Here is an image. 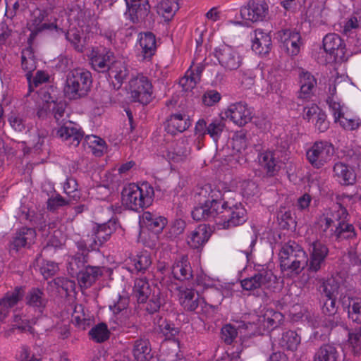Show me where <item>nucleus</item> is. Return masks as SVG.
Segmentation results:
<instances>
[{"label":"nucleus","mask_w":361,"mask_h":361,"mask_svg":"<svg viewBox=\"0 0 361 361\" xmlns=\"http://www.w3.org/2000/svg\"><path fill=\"white\" fill-rule=\"evenodd\" d=\"M219 191L212 190L210 185L197 188L194 195L196 205L191 212L192 219L197 221L216 219L226 229L243 224L247 219L243 205L219 199Z\"/></svg>","instance_id":"f257e3e1"},{"label":"nucleus","mask_w":361,"mask_h":361,"mask_svg":"<svg viewBox=\"0 0 361 361\" xmlns=\"http://www.w3.org/2000/svg\"><path fill=\"white\" fill-rule=\"evenodd\" d=\"M327 247L319 241L312 244V252L309 259L305 252L294 241H289L282 247L279 252L281 271L292 269L303 271L307 267V271H319L328 255Z\"/></svg>","instance_id":"f03ea898"},{"label":"nucleus","mask_w":361,"mask_h":361,"mask_svg":"<svg viewBox=\"0 0 361 361\" xmlns=\"http://www.w3.org/2000/svg\"><path fill=\"white\" fill-rule=\"evenodd\" d=\"M92 67L99 73H108L110 78H114L111 83L115 90H119L129 74V71L121 61L116 60L114 52L105 48L99 49L91 58Z\"/></svg>","instance_id":"7ed1b4c3"},{"label":"nucleus","mask_w":361,"mask_h":361,"mask_svg":"<svg viewBox=\"0 0 361 361\" xmlns=\"http://www.w3.org/2000/svg\"><path fill=\"white\" fill-rule=\"evenodd\" d=\"M341 272H333L331 278H327L322 281L319 290L322 297L326 298L323 305V311L329 314L322 321V330L321 336L329 334L330 331L336 325L331 318L336 312V300L338 294V290L341 287L340 274Z\"/></svg>","instance_id":"20e7f679"},{"label":"nucleus","mask_w":361,"mask_h":361,"mask_svg":"<svg viewBox=\"0 0 361 361\" xmlns=\"http://www.w3.org/2000/svg\"><path fill=\"white\" fill-rule=\"evenodd\" d=\"M283 320V315L271 308H263L252 315V321H241L238 328L247 335L264 334L277 328Z\"/></svg>","instance_id":"39448f33"},{"label":"nucleus","mask_w":361,"mask_h":361,"mask_svg":"<svg viewBox=\"0 0 361 361\" xmlns=\"http://www.w3.org/2000/svg\"><path fill=\"white\" fill-rule=\"evenodd\" d=\"M51 114L59 126V128L56 130V135L57 137L66 141L68 145L77 147L80 144L83 137V133L80 128H77V125L64 118L66 113V103L63 102H51Z\"/></svg>","instance_id":"423d86ee"},{"label":"nucleus","mask_w":361,"mask_h":361,"mask_svg":"<svg viewBox=\"0 0 361 361\" xmlns=\"http://www.w3.org/2000/svg\"><path fill=\"white\" fill-rule=\"evenodd\" d=\"M92 74L83 68H75L69 71L64 87L65 95L70 99H78L86 97L91 90Z\"/></svg>","instance_id":"0eeeda50"},{"label":"nucleus","mask_w":361,"mask_h":361,"mask_svg":"<svg viewBox=\"0 0 361 361\" xmlns=\"http://www.w3.org/2000/svg\"><path fill=\"white\" fill-rule=\"evenodd\" d=\"M153 188L147 183L138 186L134 183L125 186L121 192V200L124 206L133 211H138L151 205Z\"/></svg>","instance_id":"6e6552de"},{"label":"nucleus","mask_w":361,"mask_h":361,"mask_svg":"<svg viewBox=\"0 0 361 361\" xmlns=\"http://www.w3.org/2000/svg\"><path fill=\"white\" fill-rule=\"evenodd\" d=\"M127 11L125 16L133 24L150 28L154 23V15L150 11L148 0H125Z\"/></svg>","instance_id":"1a4fd4ad"},{"label":"nucleus","mask_w":361,"mask_h":361,"mask_svg":"<svg viewBox=\"0 0 361 361\" xmlns=\"http://www.w3.org/2000/svg\"><path fill=\"white\" fill-rule=\"evenodd\" d=\"M331 216L334 222H337L335 229H331V235L335 237L336 240L342 241L355 237L354 226L347 222L348 214L345 207L339 205L338 209L334 212Z\"/></svg>","instance_id":"9d476101"},{"label":"nucleus","mask_w":361,"mask_h":361,"mask_svg":"<svg viewBox=\"0 0 361 361\" xmlns=\"http://www.w3.org/2000/svg\"><path fill=\"white\" fill-rule=\"evenodd\" d=\"M129 90L133 102L147 105L152 100V85L143 75H137L129 81Z\"/></svg>","instance_id":"9b49d317"},{"label":"nucleus","mask_w":361,"mask_h":361,"mask_svg":"<svg viewBox=\"0 0 361 361\" xmlns=\"http://www.w3.org/2000/svg\"><path fill=\"white\" fill-rule=\"evenodd\" d=\"M27 27L30 31L28 42L34 39L40 32L51 30H58L59 29L55 23L50 22L49 20V11L39 8L32 11Z\"/></svg>","instance_id":"f8f14e48"},{"label":"nucleus","mask_w":361,"mask_h":361,"mask_svg":"<svg viewBox=\"0 0 361 361\" xmlns=\"http://www.w3.org/2000/svg\"><path fill=\"white\" fill-rule=\"evenodd\" d=\"M334 154L332 144L326 141L315 142L306 153L307 159L311 165L316 168H322Z\"/></svg>","instance_id":"ddd939ff"},{"label":"nucleus","mask_w":361,"mask_h":361,"mask_svg":"<svg viewBox=\"0 0 361 361\" xmlns=\"http://www.w3.org/2000/svg\"><path fill=\"white\" fill-rule=\"evenodd\" d=\"M258 272L254 276L247 278L241 281V286L246 290H255L262 286L267 288H279L283 285V279L281 276L279 278L274 272Z\"/></svg>","instance_id":"4468645a"},{"label":"nucleus","mask_w":361,"mask_h":361,"mask_svg":"<svg viewBox=\"0 0 361 361\" xmlns=\"http://www.w3.org/2000/svg\"><path fill=\"white\" fill-rule=\"evenodd\" d=\"M214 56L225 71L238 69L243 62V58L233 47L224 44L215 49Z\"/></svg>","instance_id":"2eb2a0df"},{"label":"nucleus","mask_w":361,"mask_h":361,"mask_svg":"<svg viewBox=\"0 0 361 361\" xmlns=\"http://www.w3.org/2000/svg\"><path fill=\"white\" fill-rule=\"evenodd\" d=\"M276 37L280 42V47L288 56H297L302 44L300 33L295 30L283 29L277 32Z\"/></svg>","instance_id":"dca6fc26"},{"label":"nucleus","mask_w":361,"mask_h":361,"mask_svg":"<svg viewBox=\"0 0 361 361\" xmlns=\"http://www.w3.org/2000/svg\"><path fill=\"white\" fill-rule=\"evenodd\" d=\"M268 12L269 6L265 0H250L240 13L243 19L255 23L264 20Z\"/></svg>","instance_id":"f3484780"},{"label":"nucleus","mask_w":361,"mask_h":361,"mask_svg":"<svg viewBox=\"0 0 361 361\" xmlns=\"http://www.w3.org/2000/svg\"><path fill=\"white\" fill-rule=\"evenodd\" d=\"M323 48L336 61H344L345 59V45L341 37L335 33H329L323 39Z\"/></svg>","instance_id":"a211bd4d"},{"label":"nucleus","mask_w":361,"mask_h":361,"mask_svg":"<svg viewBox=\"0 0 361 361\" xmlns=\"http://www.w3.org/2000/svg\"><path fill=\"white\" fill-rule=\"evenodd\" d=\"M178 300L185 311L194 312L200 304L201 298L198 293L192 288L177 286Z\"/></svg>","instance_id":"6ab92c4d"},{"label":"nucleus","mask_w":361,"mask_h":361,"mask_svg":"<svg viewBox=\"0 0 361 361\" xmlns=\"http://www.w3.org/2000/svg\"><path fill=\"white\" fill-rule=\"evenodd\" d=\"M115 230L116 224L111 220L102 224H95L92 231L93 238V243L90 245L92 250H98L110 238Z\"/></svg>","instance_id":"aec40b11"},{"label":"nucleus","mask_w":361,"mask_h":361,"mask_svg":"<svg viewBox=\"0 0 361 361\" xmlns=\"http://www.w3.org/2000/svg\"><path fill=\"white\" fill-rule=\"evenodd\" d=\"M226 116L235 124L243 126L250 122L252 113L245 103L238 102L231 104L226 112Z\"/></svg>","instance_id":"412c9836"},{"label":"nucleus","mask_w":361,"mask_h":361,"mask_svg":"<svg viewBox=\"0 0 361 361\" xmlns=\"http://www.w3.org/2000/svg\"><path fill=\"white\" fill-rule=\"evenodd\" d=\"M333 173L334 178L341 185H353L356 183V173L354 169L343 162L334 164Z\"/></svg>","instance_id":"4be33fe9"},{"label":"nucleus","mask_w":361,"mask_h":361,"mask_svg":"<svg viewBox=\"0 0 361 361\" xmlns=\"http://www.w3.org/2000/svg\"><path fill=\"white\" fill-rule=\"evenodd\" d=\"M191 125L189 116L185 114H174L166 121L165 130L171 135L186 130Z\"/></svg>","instance_id":"5701e85b"},{"label":"nucleus","mask_w":361,"mask_h":361,"mask_svg":"<svg viewBox=\"0 0 361 361\" xmlns=\"http://www.w3.org/2000/svg\"><path fill=\"white\" fill-rule=\"evenodd\" d=\"M72 321L78 329L85 330L93 323L94 317L89 311H85L82 305L76 304L74 306Z\"/></svg>","instance_id":"b1692460"},{"label":"nucleus","mask_w":361,"mask_h":361,"mask_svg":"<svg viewBox=\"0 0 361 361\" xmlns=\"http://www.w3.org/2000/svg\"><path fill=\"white\" fill-rule=\"evenodd\" d=\"M158 330L166 340L170 341L173 346L179 348L180 342L178 336L180 329L173 322L160 318L158 322Z\"/></svg>","instance_id":"393cba45"},{"label":"nucleus","mask_w":361,"mask_h":361,"mask_svg":"<svg viewBox=\"0 0 361 361\" xmlns=\"http://www.w3.org/2000/svg\"><path fill=\"white\" fill-rule=\"evenodd\" d=\"M22 68L27 72L26 78L29 85V87H32L31 79L32 78V72L36 69V61L34 55L33 49L29 46L22 51L21 55Z\"/></svg>","instance_id":"a878e982"},{"label":"nucleus","mask_w":361,"mask_h":361,"mask_svg":"<svg viewBox=\"0 0 361 361\" xmlns=\"http://www.w3.org/2000/svg\"><path fill=\"white\" fill-rule=\"evenodd\" d=\"M68 14L80 27L88 25L90 12L85 7L84 4L75 2L68 8Z\"/></svg>","instance_id":"bb28decb"},{"label":"nucleus","mask_w":361,"mask_h":361,"mask_svg":"<svg viewBox=\"0 0 361 361\" xmlns=\"http://www.w3.org/2000/svg\"><path fill=\"white\" fill-rule=\"evenodd\" d=\"M128 305V299L120 297L118 301L114 305H110V310L114 312L115 319L118 326L122 327H129L130 324L127 321L128 315L127 307Z\"/></svg>","instance_id":"cd10ccee"},{"label":"nucleus","mask_w":361,"mask_h":361,"mask_svg":"<svg viewBox=\"0 0 361 361\" xmlns=\"http://www.w3.org/2000/svg\"><path fill=\"white\" fill-rule=\"evenodd\" d=\"M300 90L298 98L307 99L312 94V90L317 85V80L310 72L302 71L300 74Z\"/></svg>","instance_id":"c85d7f7f"},{"label":"nucleus","mask_w":361,"mask_h":361,"mask_svg":"<svg viewBox=\"0 0 361 361\" xmlns=\"http://www.w3.org/2000/svg\"><path fill=\"white\" fill-rule=\"evenodd\" d=\"M133 355L137 361H149L153 355L149 340L140 338L134 342Z\"/></svg>","instance_id":"c756f323"},{"label":"nucleus","mask_w":361,"mask_h":361,"mask_svg":"<svg viewBox=\"0 0 361 361\" xmlns=\"http://www.w3.org/2000/svg\"><path fill=\"white\" fill-rule=\"evenodd\" d=\"M140 46L142 48V54L145 59H150L154 55L157 49L156 37L151 32L140 34Z\"/></svg>","instance_id":"7c9ffc66"},{"label":"nucleus","mask_w":361,"mask_h":361,"mask_svg":"<svg viewBox=\"0 0 361 361\" xmlns=\"http://www.w3.org/2000/svg\"><path fill=\"white\" fill-rule=\"evenodd\" d=\"M339 352L333 344L326 343L321 345L315 352L314 361H338Z\"/></svg>","instance_id":"2f4dec72"},{"label":"nucleus","mask_w":361,"mask_h":361,"mask_svg":"<svg viewBox=\"0 0 361 361\" xmlns=\"http://www.w3.org/2000/svg\"><path fill=\"white\" fill-rule=\"evenodd\" d=\"M142 221L149 230L156 233L161 232L167 224L166 218L157 216L149 212L143 213Z\"/></svg>","instance_id":"473e14b6"},{"label":"nucleus","mask_w":361,"mask_h":361,"mask_svg":"<svg viewBox=\"0 0 361 361\" xmlns=\"http://www.w3.org/2000/svg\"><path fill=\"white\" fill-rule=\"evenodd\" d=\"M259 164L266 171L268 176H274L279 170L274 154L271 151H266L261 153L259 157Z\"/></svg>","instance_id":"72a5a7b5"},{"label":"nucleus","mask_w":361,"mask_h":361,"mask_svg":"<svg viewBox=\"0 0 361 361\" xmlns=\"http://www.w3.org/2000/svg\"><path fill=\"white\" fill-rule=\"evenodd\" d=\"M271 47V39L268 34L262 31L256 33V37L252 45V49L255 53L265 55L269 52Z\"/></svg>","instance_id":"f704fd0d"},{"label":"nucleus","mask_w":361,"mask_h":361,"mask_svg":"<svg viewBox=\"0 0 361 361\" xmlns=\"http://www.w3.org/2000/svg\"><path fill=\"white\" fill-rule=\"evenodd\" d=\"M133 293L138 302L144 303L147 302L151 294V289L145 277L140 276L135 279Z\"/></svg>","instance_id":"c9c22d12"},{"label":"nucleus","mask_w":361,"mask_h":361,"mask_svg":"<svg viewBox=\"0 0 361 361\" xmlns=\"http://www.w3.org/2000/svg\"><path fill=\"white\" fill-rule=\"evenodd\" d=\"M35 231L31 228H21L13 238V245L16 250L30 245L35 238Z\"/></svg>","instance_id":"e433bc0d"},{"label":"nucleus","mask_w":361,"mask_h":361,"mask_svg":"<svg viewBox=\"0 0 361 361\" xmlns=\"http://www.w3.org/2000/svg\"><path fill=\"white\" fill-rule=\"evenodd\" d=\"M190 154V149L184 141H179L167 152V157L173 162H180L187 159Z\"/></svg>","instance_id":"4c0bfd02"},{"label":"nucleus","mask_w":361,"mask_h":361,"mask_svg":"<svg viewBox=\"0 0 361 361\" xmlns=\"http://www.w3.org/2000/svg\"><path fill=\"white\" fill-rule=\"evenodd\" d=\"M209 237L210 233L207 228L205 226H200L188 236V243L191 247L197 249L207 242Z\"/></svg>","instance_id":"58836bf2"},{"label":"nucleus","mask_w":361,"mask_h":361,"mask_svg":"<svg viewBox=\"0 0 361 361\" xmlns=\"http://www.w3.org/2000/svg\"><path fill=\"white\" fill-rule=\"evenodd\" d=\"M24 295V290L21 286H17L12 291L6 293L4 298L0 300V303L8 313L9 309L16 305L22 299Z\"/></svg>","instance_id":"ea45409f"},{"label":"nucleus","mask_w":361,"mask_h":361,"mask_svg":"<svg viewBox=\"0 0 361 361\" xmlns=\"http://www.w3.org/2000/svg\"><path fill=\"white\" fill-rule=\"evenodd\" d=\"M204 68V66L202 64H199L193 71H190V73L187 75L180 79V84L185 88V90L193 89L197 82L200 81L201 74Z\"/></svg>","instance_id":"a19ab883"},{"label":"nucleus","mask_w":361,"mask_h":361,"mask_svg":"<svg viewBox=\"0 0 361 361\" xmlns=\"http://www.w3.org/2000/svg\"><path fill=\"white\" fill-rule=\"evenodd\" d=\"M300 343V337L294 331H287L283 333L280 340V345L282 348L289 350H294Z\"/></svg>","instance_id":"79ce46f5"},{"label":"nucleus","mask_w":361,"mask_h":361,"mask_svg":"<svg viewBox=\"0 0 361 361\" xmlns=\"http://www.w3.org/2000/svg\"><path fill=\"white\" fill-rule=\"evenodd\" d=\"M89 334L90 338L97 343H103L109 339L110 332L107 325L105 323L101 322L90 331Z\"/></svg>","instance_id":"37998d69"},{"label":"nucleus","mask_w":361,"mask_h":361,"mask_svg":"<svg viewBox=\"0 0 361 361\" xmlns=\"http://www.w3.org/2000/svg\"><path fill=\"white\" fill-rule=\"evenodd\" d=\"M6 8L5 16L13 19L16 15L18 11H24L27 8V0H5Z\"/></svg>","instance_id":"c03bdc74"},{"label":"nucleus","mask_w":361,"mask_h":361,"mask_svg":"<svg viewBox=\"0 0 361 361\" xmlns=\"http://www.w3.org/2000/svg\"><path fill=\"white\" fill-rule=\"evenodd\" d=\"M178 9V0H162L158 6V13L165 18L172 17Z\"/></svg>","instance_id":"a18cd8bd"},{"label":"nucleus","mask_w":361,"mask_h":361,"mask_svg":"<svg viewBox=\"0 0 361 361\" xmlns=\"http://www.w3.org/2000/svg\"><path fill=\"white\" fill-rule=\"evenodd\" d=\"M85 141L90 145V147L95 156L100 157L102 155L105 149V142L104 140L92 135L86 136Z\"/></svg>","instance_id":"49530a36"},{"label":"nucleus","mask_w":361,"mask_h":361,"mask_svg":"<svg viewBox=\"0 0 361 361\" xmlns=\"http://www.w3.org/2000/svg\"><path fill=\"white\" fill-rule=\"evenodd\" d=\"M346 347L354 354H361V331L350 332Z\"/></svg>","instance_id":"de8ad7c7"},{"label":"nucleus","mask_w":361,"mask_h":361,"mask_svg":"<svg viewBox=\"0 0 361 361\" xmlns=\"http://www.w3.org/2000/svg\"><path fill=\"white\" fill-rule=\"evenodd\" d=\"M225 128V123L222 119H215L208 125L207 134L216 142Z\"/></svg>","instance_id":"09e8293b"},{"label":"nucleus","mask_w":361,"mask_h":361,"mask_svg":"<svg viewBox=\"0 0 361 361\" xmlns=\"http://www.w3.org/2000/svg\"><path fill=\"white\" fill-rule=\"evenodd\" d=\"M248 145L247 134L244 130L237 131L233 137V147L237 152L245 150Z\"/></svg>","instance_id":"8fccbe9b"},{"label":"nucleus","mask_w":361,"mask_h":361,"mask_svg":"<svg viewBox=\"0 0 361 361\" xmlns=\"http://www.w3.org/2000/svg\"><path fill=\"white\" fill-rule=\"evenodd\" d=\"M277 219L283 229L288 230L295 225V221L289 210L283 211L281 209L277 214Z\"/></svg>","instance_id":"3c124183"},{"label":"nucleus","mask_w":361,"mask_h":361,"mask_svg":"<svg viewBox=\"0 0 361 361\" xmlns=\"http://www.w3.org/2000/svg\"><path fill=\"white\" fill-rule=\"evenodd\" d=\"M27 302L30 306L42 307L44 300L42 299V292L38 288H32L27 295Z\"/></svg>","instance_id":"603ef678"},{"label":"nucleus","mask_w":361,"mask_h":361,"mask_svg":"<svg viewBox=\"0 0 361 361\" xmlns=\"http://www.w3.org/2000/svg\"><path fill=\"white\" fill-rule=\"evenodd\" d=\"M81 288L90 287L98 277V272H78L77 276Z\"/></svg>","instance_id":"864d4df0"},{"label":"nucleus","mask_w":361,"mask_h":361,"mask_svg":"<svg viewBox=\"0 0 361 361\" xmlns=\"http://www.w3.org/2000/svg\"><path fill=\"white\" fill-rule=\"evenodd\" d=\"M8 122L11 128L16 132L21 133L27 128L30 131V127L27 126L25 121L20 114H11L8 118Z\"/></svg>","instance_id":"5fc2aeb1"},{"label":"nucleus","mask_w":361,"mask_h":361,"mask_svg":"<svg viewBox=\"0 0 361 361\" xmlns=\"http://www.w3.org/2000/svg\"><path fill=\"white\" fill-rule=\"evenodd\" d=\"M348 318L354 323L361 324V303L353 302L348 307Z\"/></svg>","instance_id":"6e6d98bb"},{"label":"nucleus","mask_w":361,"mask_h":361,"mask_svg":"<svg viewBox=\"0 0 361 361\" xmlns=\"http://www.w3.org/2000/svg\"><path fill=\"white\" fill-rule=\"evenodd\" d=\"M66 39L78 51H82V45L80 43L81 37L80 31L77 29H71L65 33Z\"/></svg>","instance_id":"4d7b16f0"},{"label":"nucleus","mask_w":361,"mask_h":361,"mask_svg":"<svg viewBox=\"0 0 361 361\" xmlns=\"http://www.w3.org/2000/svg\"><path fill=\"white\" fill-rule=\"evenodd\" d=\"M221 338L227 344H231L238 335V331L235 327L233 325L228 324L221 328Z\"/></svg>","instance_id":"13d9d810"},{"label":"nucleus","mask_w":361,"mask_h":361,"mask_svg":"<svg viewBox=\"0 0 361 361\" xmlns=\"http://www.w3.org/2000/svg\"><path fill=\"white\" fill-rule=\"evenodd\" d=\"M33 267L35 269H39V271H55L58 268L57 264L54 262L47 261L46 262L43 259L41 258L40 256L37 257L35 259V261L33 264Z\"/></svg>","instance_id":"bf43d9fd"},{"label":"nucleus","mask_w":361,"mask_h":361,"mask_svg":"<svg viewBox=\"0 0 361 361\" xmlns=\"http://www.w3.org/2000/svg\"><path fill=\"white\" fill-rule=\"evenodd\" d=\"M221 97L216 90H208L202 96V102L207 106H212L219 102Z\"/></svg>","instance_id":"052dcab7"},{"label":"nucleus","mask_w":361,"mask_h":361,"mask_svg":"<svg viewBox=\"0 0 361 361\" xmlns=\"http://www.w3.org/2000/svg\"><path fill=\"white\" fill-rule=\"evenodd\" d=\"M326 101L332 111L334 122L337 123L338 121L343 116L341 104L338 102H336L331 97H327Z\"/></svg>","instance_id":"680f3d73"},{"label":"nucleus","mask_w":361,"mask_h":361,"mask_svg":"<svg viewBox=\"0 0 361 361\" xmlns=\"http://www.w3.org/2000/svg\"><path fill=\"white\" fill-rule=\"evenodd\" d=\"M160 307L161 299L159 297V292L155 293V291H154L153 294L147 302L146 310L149 313L153 314L157 312Z\"/></svg>","instance_id":"e2e57ef3"},{"label":"nucleus","mask_w":361,"mask_h":361,"mask_svg":"<svg viewBox=\"0 0 361 361\" xmlns=\"http://www.w3.org/2000/svg\"><path fill=\"white\" fill-rule=\"evenodd\" d=\"M69 204V200L63 197L60 195L49 198L47 201V207L50 210H56L59 207L65 206Z\"/></svg>","instance_id":"0e129e2a"},{"label":"nucleus","mask_w":361,"mask_h":361,"mask_svg":"<svg viewBox=\"0 0 361 361\" xmlns=\"http://www.w3.org/2000/svg\"><path fill=\"white\" fill-rule=\"evenodd\" d=\"M152 264L150 257L144 254L140 256H138L137 259H135V267L137 271H146Z\"/></svg>","instance_id":"69168bd1"},{"label":"nucleus","mask_w":361,"mask_h":361,"mask_svg":"<svg viewBox=\"0 0 361 361\" xmlns=\"http://www.w3.org/2000/svg\"><path fill=\"white\" fill-rule=\"evenodd\" d=\"M340 126L345 130H355L359 128L361 123L358 119L347 118L343 116L338 121Z\"/></svg>","instance_id":"338daca9"},{"label":"nucleus","mask_w":361,"mask_h":361,"mask_svg":"<svg viewBox=\"0 0 361 361\" xmlns=\"http://www.w3.org/2000/svg\"><path fill=\"white\" fill-rule=\"evenodd\" d=\"M315 119V127L319 133H324L329 129V122L326 120V115L323 111L319 113Z\"/></svg>","instance_id":"774afa93"}]
</instances>
